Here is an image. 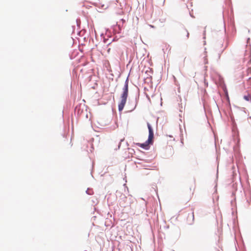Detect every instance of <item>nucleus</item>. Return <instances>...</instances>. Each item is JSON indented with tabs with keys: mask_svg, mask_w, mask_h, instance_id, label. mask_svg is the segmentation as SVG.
Returning <instances> with one entry per match:
<instances>
[{
	"mask_svg": "<svg viewBox=\"0 0 251 251\" xmlns=\"http://www.w3.org/2000/svg\"><path fill=\"white\" fill-rule=\"evenodd\" d=\"M128 94V81L127 79L125 82V84L124 88H123V93L121 94L120 97V100L118 104V109L120 111H122L126 104L127 100V98Z\"/></svg>",
	"mask_w": 251,
	"mask_h": 251,
	"instance_id": "1",
	"label": "nucleus"
},
{
	"mask_svg": "<svg viewBox=\"0 0 251 251\" xmlns=\"http://www.w3.org/2000/svg\"><path fill=\"white\" fill-rule=\"evenodd\" d=\"M110 49H108V51H110Z\"/></svg>",
	"mask_w": 251,
	"mask_h": 251,
	"instance_id": "6",
	"label": "nucleus"
},
{
	"mask_svg": "<svg viewBox=\"0 0 251 251\" xmlns=\"http://www.w3.org/2000/svg\"><path fill=\"white\" fill-rule=\"evenodd\" d=\"M205 60H206V61H205V63H207V60L206 58L205 59Z\"/></svg>",
	"mask_w": 251,
	"mask_h": 251,
	"instance_id": "5",
	"label": "nucleus"
},
{
	"mask_svg": "<svg viewBox=\"0 0 251 251\" xmlns=\"http://www.w3.org/2000/svg\"><path fill=\"white\" fill-rule=\"evenodd\" d=\"M183 33L186 34V38L188 39L189 38V33L187 30L184 29L183 31Z\"/></svg>",
	"mask_w": 251,
	"mask_h": 251,
	"instance_id": "4",
	"label": "nucleus"
},
{
	"mask_svg": "<svg viewBox=\"0 0 251 251\" xmlns=\"http://www.w3.org/2000/svg\"><path fill=\"white\" fill-rule=\"evenodd\" d=\"M147 126L149 129V137L148 140L145 143L143 144L139 143H136L137 146L146 150L149 149L150 144L152 143L153 139L154 137L153 131L151 125L149 123H148Z\"/></svg>",
	"mask_w": 251,
	"mask_h": 251,
	"instance_id": "2",
	"label": "nucleus"
},
{
	"mask_svg": "<svg viewBox=\"0 0 251 251\" xmlns=\"http://www.w3.org/2000/svg\"><path fill=\"white\" fill-rule=\"evenodd\" d=\"M244 99L247 101H251V95L248 94L247 95H245L244 96Z\"/></svg>",
	"mask_w": 251,
	"mask_h": 251,
	"instance_id": "3",
	"label": "nucleus"
}]
</instances>
